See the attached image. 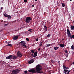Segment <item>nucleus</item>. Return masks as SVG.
<instances>
[{"label":"nucleus","instance_id":"obj_22","mask_svg":"<svg viewBox=\"0 0 74 74\" xmlns=\"http://www.w3.org/2000/svg\"><path fill=\"white\" fill-rule=\"evenodd\" d=\"M61 4H62V7H64V6H65V5L64 4L62 3H61Z\"/></svg>","mask_w":74,"mask_h":74},{"label":"nucleus","instance_id":"obj_57","mask_svg":"<svg viewBox=\"0 0 74 74\" xmlns=\"http://www.w3.org/2000/svg\"><path fill=\"white\" fill-rule=\"evenodd\" d=\"M14 21H13L12 22H14Z\"/></svg>","mask_w":74,"mask_h":74},{"label":"nucleus","instance_id":"obj_14","mask_svg":"<svg viewBox=\"0 0 74 74\" xmlns=\"http://www.w3.org/2000/svg\"><path fill=\"white\" fill-rule=\"evenodd\" d=\"M43 29L46 31H47V27L45 25Z\"/></svg>","mask_w":74,"mask_h":74},{"label":"nucleus","instance_id":"obj_27","mask_svg":"<svg viewBox=\"0 0 74 74\" xmlns=\"http://www.w3.org/2000/svg\"><path fill=\"white\" fill-rule=\"evenodd\" d=\"M32 29H29L28 30V31H29V32H31L32 33V32H33L32 31Z\"/></svg>","mask_w":74,"mask_h":74},{"label":"nucleus","instance_id":"obj_44","mask_svg":"<svg viewBox=\"0 0 74 74\" xmlns=\"http://www.w3.org/2000/svg\"><path fill=\"white\" fill-rule=\"evenodd\" d=\"M40 44H42V43H43V42H40Z\"/></svg>","mask_w":74,"mask_h":74},{"label":"nucleus","instance_id":"obj_28","mask_svg":"<svg viewBox=\"0 0 74 74\" xmlns=\"http://www.w3.org/2000/svg\"><path fill=\"white\" fill-rule=\"evenodd\" d=\"M22 47H25L26 48H27V47H26V45H22Z\"/></svg>","mask_w":74,"mask_h":74},{"label":"nucleus","instance_id":"obj_30","mask_svg":"<svg viewBox=\"0 0 74 74\" xmlns=\"http://www.w3.org/2000/svg\"><path fill=\"white\" fill-rule=\"evenodd\" d=\"M9 24V23H7V24H6L4 25V26H7V25H8Z\"/></svg>","mask_w":74,"mask_h":74},{"label":"nucleus","instance_id":"obj_41","mask_svg":"<svg viewBox=\"0 0 74 74\" xmlns=\"http://www.w3.org/2000/svg\"><path fill=\"white\" fill-rule=\"evenodd\" d=\"M42 44H41V43L39 44V46H42Z\"/></svg>","mask_w":74,"mask_h":74},{"label":"nucleus","instance_id":"obj_54","mask_svg":"<svg viewBox=\"0 0 74 74\" xmlns=\"http://www.w3.org/2000/svg\"><path fill=\"white\" fill-rule=\"evenodd\" d=\"M73 64H74V62L73 63Z\"/></svg>","mask_w":74,"mask_h":74},{"label":"nucleus","instance_id":"obj_49","mask_svg":"<svg viewBox=\"0 0 74 74\" xmlns=\"http://www.w3.org/2000/svg\"><path fill=\"white\" fill-rule=\"evenodd\" d=\"M53 45V44H51L50 45V46H52V45Z\"/></svg>","mask_w":74,"mask_h":74},{"label":"nucleus","instance_id":"obj_33","mask_svg":"<svg viewBox=\"0 0 74 74\" xmlns=\"http://www.w3.org/2000/svg\"><path fill=\"white\" fill-rule=\"evenodd\" d=\"M23 29V27H21V28H19L18 29V30H20V29Z\"/></svg>","mask_w":74,"mask_h":74},{"label":"nucleus","instance_id":"obj_35","mask_svg":"<svg viewBox=\"0 0 74 74\" xmlns=\"http://www.w3.org/2000/svg\"><path fill=\"white\" fill-rule=\"evenodd\" d=\"M31 52L32 53H34V51L33 50H31Z\"/></svg>","mask_w":74,"mask_h":74},{"label":"nucleus","instance_id":"obj_50","mask_svg":"<svg viewBox=\"0 0 74 74\" xmlns=\"http://www.w3.org/2000/svg\"><path fill=\"white\" fill-rule=\"evenodd\" d=\"M32 6L33 7H34V5H32Z\"/></svg>","mask_w":74,"mask_h":74},{"label":"nucleus","instance_id":"obj_6","mask_svg":"<svg viewBox=\"0 0 74 74\" xmlns=\"http://www.w3.org/2000/svg\"><path fill=\"white\" fill-rule=\"evenodd\" d=\"M30 73H36V72L35 69H30L28 71Z\"/></svg>","mask_w":74,"mask_h":74},{"label":"nucleus","instance_id":"obj_39","mask_svg":"<svg viewBox=\"0 0 74 74\" xmlns=\"http://www.w3.org/2000/svg\"><path fill=\"white\" fill-rule=\"evenodd\" d=\"M4 23H7L8 22V21H4Z\"/></svg>","mask_w":74,"mask_h":74},{"label":"nucleus","instance_id":"obj_56","mask_svg":"<svg viewBox=\"0 0 74 74\" xmlns=\"http://www.w3.org/2000/svg\"><path fill=\"white\" fill-rule=\"evenodd\" d=\"M66 1H69V0H66Z\"/></svg>","mask_w":74,"mask_h":74},{"label":"nucleus","instance_id":"obj_37","mask_svg":"<svg viewBox=\"0 0 74 74\" xmlns=\"http://www.w3.org/2000/svg\"><path fill=\"white\" fill-rule=\"evenodd\" d=\"M26 40H27V41H29V39L28 38H26Z\"/></svg>","mask_w":74,"mask_h":74},{"label":"nucleus","instance_id":"obj_47","mask_svg":"<svg viewBox=\"0 0 74 74\" xmlns=\"http://www.w3.org/2000/svg\"><path fill=\"white\" fill-rule=\"evenodd\" d=\"M47 31H45H45L44 32V33H46V32H47Z\"/></svg>","mask_w":74,"mask_h":74},{"label":"nucleus","instance_id":"obj_48","mask_svg":"<svg viewBox=\"0 0 74 74\" xmlns=\"http://www.w3.org/2000/svg\"><path fill=\"white\" fill-rule=\"evenodd\" d=\"M3 30H0V32H2V31H3Z\"/></svg>","mask_w":74,"mask_h":74},{"label":"nucleus","instance_id":"obj_7","mask_svg":"<svg viewBox=\"0 0 74 74\" xmlns=\"http://www.w3.org/2000/svg\"><path fill=\"white\" fill-rule=\"evenodd\" d=\"M71 70L69 71L68 70L64 69V71L65 74H69V73L71 71Z\"/></svg>","mask_w":74,"mask_h":74},{"label":"nucleus","instance_id":"obj_1","mask_svg":"<svg viewBox=\"0 0 74 74\" xmlns=\"http://www.w3.org/2000/svg\"><path fill=\"white\" fill-rule=\"evenodd\" d=\"M36 70L38 73H40L41 74L43 73V72L42 70V66L40 65H37L36 66Z\"/></svg>","mask_w":74,"mask_h":74},{"label":"nucleus","instance_id":"obj_24","mask_svg":"<svg viewBox=\"0 0 74 74\" xmlns=\"http://www.w3.org/2000/svg\"><path fill=\"white\" fill-rule=\"evenodd\" d=\"M6 46H9V47H12V45L9 44L7 45Z\"/></svg>","mask_w":74,"mask_h":74},{"label":"nucleus","instance_id":"obj_32","mask_svg":"<svg viewBox=\"0 0 74 74\" xmlns=\"http://www.w3.org/2000/svg\"><path fill=\"white\" fill-rule=\"evenodd\" d=\"M27 0H24V3H27Z\"/></svg>","mask_w":74,"mask_h":74},{"label":"nucleus","instance_id":"obj_25","mask_svg":"<svg viewBox=\"0 0 74 74\" xmlns=\"http://www.w3.org/2000/svg\"><path fill=\"white\" fill-rule=\"evenodd\" d=\"M63 67L64 69H66V66L65 65H63Z\"/></svg>","mask_w":74,"mask_h":74},{"label":"nucleus","instance_id":"obj_15","mask_svg":"<svg viewBox=\"0 0 74 74\" xmlns=\"http://www.w3.org/2000/svg\"><path fill=\"white\" fill-rule=\"evenodd\" d=\"M8 19L9 20H10L11 19V16L10 15H8Z\"/></svg>","mask_w":74,"mask_h":74},{"label":"nucleus","instance_id":"obj_19","mask_svg":"<svg viewBox=\"0 0 74 74\" xmlns=\"http://www.w3.org/2000/svg\"><path fill=\"white\" fill-rule=\"evenodd\" d=\"M51 63H53L54 64H55V61H53V60L52 59L51 60Z\"/></svg>","mask_w":74,"mask_h":74},{"label":"nucleus","instance_id":"obj_43","mask_svg":"<svg viewBox=\"0 0 74 74\" xmlns=\"http://www.w3.org/2000/svg\"><path fill=\"white\" fill-rule=\"evenodd\" d=\"M40 49H40V48H39L38 49V50L39 51H40Z\"/></svg>","mask_w":74,"mask_h":74},{"label":"nucleus","instance_id":"obj_31","mask_svg":"<svg viewBox=\"0 0 74 74\" xmlns=\"http://www.w3.org/2000/svg\"><path fill=\"white\" fill-rule=\"evenodd\" d=\"M50 36H51V34H48L47 36V37L48 38L49 37H50Z\"/></svg>","mask_w":74,"mask_h":74},{"label":"nucleus","instance_id":"obj_9","mask_svg":"<svg viewBox=\"0 0 74 74\" xmlns=\"http://www.w3.org/2000/svg\"><path fill=\"white\" fill-rule=\"evenodd\" d=\"M18 37H19V36L18 35L14 36L13 37V39L14 40H16L17 39H18Z\"/></svg>","mask_w":74,"mask_h":74},{"label":"nucleus","instance_id":"obj_34","mask_svg":"<svg viewBox=\"0 0 74 74\" xmlns=\"http://www.w3.org/2000/svg\"><path fill=\"white\" fill-rule=\"evenodd\" d=\"M23 29V27H21V28H19L18 29V30H20V29Z\"/></svg>","mask_w":74,"mask_h":74},{"label":"nucleus","instance_id":"obj_58","mask_svg":"<svg viewBox=\"0 0 74 74\" xmlns=\"http://www.w3.org/2000/svg\"><path fill=\"white\" fill-rule=\"evenodd\" d=\"M63 40H64V39H62Z\"/></svg>","mask_w":74,"mask_h":74},{"label":"nucleus","instance_id":"obj_23","mask_svg":"<svg viewBox=\"0 0 74 74\" xmlns=\"http://www.w3.org/2000/svg\"><path fill=\"white\" fill-rule=\"evenodd\" d=\"M8 15H7V14L6 13L4 15V16H5V17H7L8 16Z\"/></svg>","mask_w":74,"mask_h":74},{"label":"nucleus","instance_id":"obj_2","mask_svg":"<svg viewBox=\"0 0 74 74\" xmlns=\"http://www.w3.org/2000/svg\"><path fill=\"white\" fill-rule=\"evenodd\" d=\"M17 59V57L14 55H10L6 58V59Z\"/></svg>","mask_w":74,"mask_h":74},{"label":"nucleus","instance_id":"obj_53","mask_svg":"<svg viewBox=\"0 0 74 74\" xmlns=\"http://www.w3.org/2000/svg\"><path fill=\"white\" fill-rule=\"evenodd\" d=\"M70 37L71 39H72V37Z\"/></svg>","mask_w":74,"mask_h":74},{"label":"nucleus","instance_id":"obj_12","mask_svg":"<svg viewBox=\"0 0 74 74\" xmlns=\"http://www.w3.org/2000/svg\"><path fill=\"white\" fill-rule=\"evenodd\" d=\"M59 46L61 48H64V47L65 46V45H64V44H60Z\"/></svg>","mask_w":74,"mask_h":74},{"label":"nucleus","instance_id":"obj_45","mask_svg":"<svg viewBox=\"0 0 74 74\" xmlns=\"http://www.w3.org/2000/svg\"><path fill=\"white\" fill-rule=\"evenodd\" d=\"M70 37H72V36H71V34H70Z\"/></svg>","mask_w":74,"mask_h":74},{"label":"nucleus","instance_id":"obj_40","mask_svg":"<svg viewBox=\"0 0 74 74\" xmlns=\"http://www.w3.org/2000/svg\"><path fill=\"white\" fill-rule=\"evenodd\" d=\"M36 41H38V38H36Z\"/></svg>","mask_w":74,"mask_h":74},{"label":"nucleus","instance_id":"obj_51","mask_svg":"<svg viewBox=\"0 0 74 74\" xmlns=\"http://www.w3.org/2000/svg\"><path fill=\"white\" fill-rule=\"evenodd\" d=\"M60 61H58V63H59V64H60Z\"/></svg>","mask_w":74,"mask_h":74},{"label":"nucleus","instance_id":"obj_46","mask_svg":"<svg viewBox=\"0 0 74 74\" xmlns=\"http://www.w3.org/2000/svg\"><path fill=\"white\" fill-rule=\"evenodd\" d=\"M66 69H69V67L66 68Z\"/></svg>","mask_w":74,"mask_h":74},{"label":"nucleus","instance_id":"obj_10","mask_svg":"<svg viewBox=\"0 0 74 74\" xmlns=\"http://www.w3.org/2000/svg\"><path fill=\"white\" fill-rule=\"evenodd\" d=\"M34 62V60H33V59L31 60H30L28 62V63L29 64H31L32 63H33Z\"/></svg>","mask_w":74,"mask_h":74},{"label":"nucleus","instance_id":"obj_5","mask_svg":"<svg viewBox=\"0 0 74 74\" xmlns=\"http://www.w3.org/2000/svg\"><path fill=\"white\" fill-rule=\"evenodd\" d=\"M17 57L18 58H20L21 57H22V54L21 53V51H18L17 53Z\"/></svg>","mask_w":74,"mask_h":74},{"label":"nucleus","instance_id":"obj_3","mask_svg":"<svg viewBox=\"0 0 74 74\" xmlns=\"http://www.w3.org/2000/svg\"><path fill=\"white\" fill-rule=\"evenodd\" d=\"M25 22L27 23H29L30 22H32V19L31 17H27L25 19Z\"/></svg>","mask_w":74,"mask_h":74},{"label":"nucleus","instance_id":"obj_29","mask_svg":"<svg viewBox=\"0 0 74 74\" xmlns=\"http://www.w3.org/2000/svg\"><path fill=\"white\" fill-rule=\"evenodd\" d=\"M64 52L66 53H68V52H69V51H67L66 50H64Z\"/></svg>","mask_w":74,"mask_h":74},{"label":"nucleus","instance_id":"obj_13","mask_svg":"<svg viewBox=\"0 0 74 74\" xmlns=\"http://www.w3.org/2000/svg\"><path fill=\"white\" fill-rule=\"evenodd\" d=\"M20 43H21V44H21V46H22V45H24L26 44V42H25L23 41H22L21 42H20Z\"/></svg>","mask_w":74,"mask_h":74},{"label":"nucleus","instance_id":"obj_59","mask_svg":"<svg viewBox=\"0 0 74 74\" xmlns=\"http://www.w3.org/2000/svg\"><path fill=\"white\" fill-rule=\"evenodd\" d=\"M70 1H72V0H70Z\"/></svg>","mask_w":74,"mask_h":74},{"label":"nucleus","instance_id":"obj_16","mask_svg":"<svg viewBox=\"0 0 74 74\" xmlns=\"http://www.w3.org/2000/svg\"><path fill=\"white\" fill-rule=\"evenodd\" d=\"M59 47H54V49L55 50H58V48H59Z\"/></svg>","mask_w":74,"mask_h":74},{"label":"nucleus","instance_id":"obj_11","mask_svg":"<svg viewBox=\"0 0 74 74\" xmlns=\"http://www.w3.org/2000/svg\"><path fill=\"white\" fill-rule=\"evenodd\" d=\"M38 53L37 51H35L34 53V54L33 56V57L34 58H36L37 56V54Z\"/></svg>","mask_w":74,"mask_h":74},{"label":"nucleus","instance_id":"obj_26","mask_svg":"<svg viewBox=\"0 0 74 74\" xmlns=\"http://www.w3.org/2000/svg\"><path fill=\"white\" fill-rule=\"evenodd\" d=\"M33 55H34V54L33 53H32V54H30L31 58H32V57H33Z\"/></svg>","mask_w":74,"mask_h":74},{"label":"nucleus","instance_id":"obj_38","mask_svg":"<svg viewBox=\"0 0 74 74\" xmlns=\"http://www.w3.org/2000/svg\"><path fill=\"white\" fill-rule=\"evenodd\" d=\"M24 73H25V74H27V71H25Z\"/></svg>","mask_w":74,"mask_h":74},{"label":"nucleus","instance_id":"obj_4","mask_svg":"<svg viewBox=\"0 0 74 74\" xmlns=\"http://www.w3.org/2000/svg\"><path fill=\"white\" fill-rule=\"evenodd\" d=\"M20 70L19 69H16L12 71V73H11V74H16L19 73Z\"/></svg>","mask_w":74,"mask_h":74},{"label":"nucleus","instance_id":"obj_21","mask_svg":"<svg viewBox=\"0 0 74 74\" xmlns=\"http://www.w3.org/2000/svg\"><path fill=\"white\" fill-rule=\"evenodd\" d=\"M71 49L73 50H74V45H72L71 47Z\"/></svg>","mask_w":74,"mask_h":74},{"label":"nucleus","instance_id":"obj_20","mask_svg":"<svg viewBox=\"0 0 74 74\" xmlns=\"http://www.w3.org/2000/svg\"><path fill=\"white\" fill-rule=\"evenodd\" d=\"M3 63H6V62H5L2 60L0 61V63H1V64H3Z\"/></svg>","mask_w":74,"mask_h":74},{"label":"nucleus","instance_id":"obj_55","mask_svg":"<svg viewBox=\"0 0 74 74\" xmlns=\"http://www.w3.org/2000/svg\"><path fill=\"white\" fill-rule=\"evenodd\" d=\"M37 1V0H35V1Z\"/></svg>","mask_w":74,"mask_h":74},{"label":"nucleus","instance_id":"obj_52","mask_svg":"<svg viewBox=\"0 0 74 74\" xmlns=\"http://www.w3.org/2000/svg\"><path fill=\"white\" fill-rule=\"evenodd\" d=\"M1 10H2V9H3V7H1Z\"/></svg>","mask_w":74,"mask_h":74},{"label":"nucleus","instance_id":"obj_18","mask_svg":"<svg viewBox=\"0 0 74 74\" xmlns=\"http://www.w3.org/2000/svg\"><path fill=\"white\" fill-rule=\"evenodd\" d=\"M51 44H49V45H46V47L48 48V47H50V46H51Z\"/></svg>","mask_w":74,"mask_h":74},{"label":"nucleus","instance_id":"obj_36","mask_svg":"<svg viewBox=\"0 0 74 74\" xmlns=\"http://www.w3.org/2000/svg\"><path fill=\"white\" fill-rule=\"evenodd\" d=\"M6 43L7 44H9L10 43V42H6Z\"/></svg>","mask_w":74,"mask_h":74},{"label":"nucleus","instance_id":"obj_42","mask_svg":"<svg viewBox=\"0 0 74 74\" xmlns=\"http://www.w3.org/2000/svg\"><path fill=\"white\" fill-rule=\"evenodd\" d=\"M72 37L73 38H74V35H72Z\"/></svg>","mask_w":74,"mask_h":74},{"label":"nucleus","instance_id":"obj_8","mask_svg":"<svg viewBox=\"0 0 74 74\" xmlns=\"http://www.w3.org/2000/svg\"><path fill=\"white\" fill-rule=\"evenodd\" d=\"M67 33L68 34V37L70 38V32L69 29H67Z\"/></svg>","mask_w":74,"mask_h":74},{"label":"nucleus","instance_id":"obj_17","mask_svg":"<svg viewBox=\"0 0 74 74\" xmlns=\"http://www.w3.org/2000/svg\"><path fill=\"white\" fill-rule=\"evenodd\" d=\"M71 30H74V26H73L72 25H71Z\"/></svg>","mask_w":74,"mask_h":74}]
</instances>
